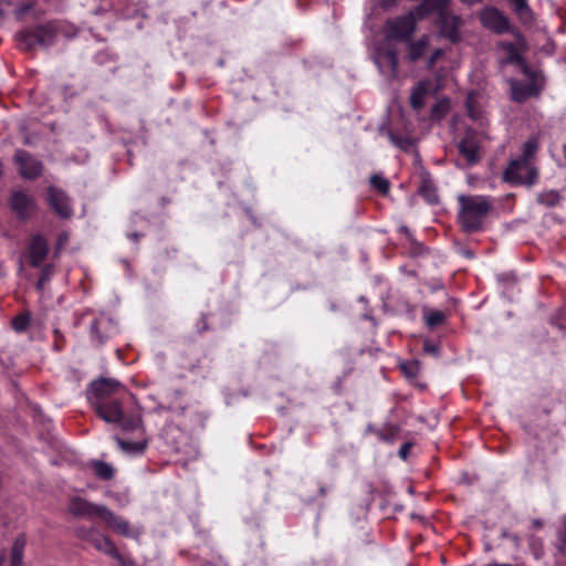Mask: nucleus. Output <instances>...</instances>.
<instances>
[{
  "label": "nucleus",
  "mask_w": 566,
  "mask_h": 566,
  "mask_svg": "<svg viewBox=\"0 0 566 566\" xmlns=\"http://www.w3.org/2000/svg\"><path fill=\"white\" fill-rule=\"evenodd\" d=\"M458 219L461 228L468 232H476L482 229L483 222L493 208L492 200L485 196L460 195Z\"/></svg>",
  "instance_id": "nucleus-1"
},
{
  "label": "nucleus",
  "mask_w": 566,
  "mask_h": 566,
  "mask_svg": "<svg viewBox=\"0 0 566 566\" xmlns=\"http://www.w3.org/2000/svg\"><path fill=\"white\" fill-rule=\"evenodd\" d=\"M504 179L512 184L532 186L537 179V170L530 160L516 158L504 171Z\"/></svg>",
  "instance_id": "nucleus-2"
},
{
  "label": "nucleus",
  "mask_w": 566,
  "mask_h": 566,
  "mask_svg": "<svg viewBox=\"0 0 566 566\" xmlns=\"http://www.w3.org/2000/svg\"><path fill=\"white\" fill-rule=\"evenodd\" d=\"M416 30V19L412 13L389 19L384 25L387 40L407 42Z\"/></svg>",
  "instance_id": "nucleus-3"
},
{
  "label": "nucleus",
  "mask_w": 566,
  "mask_h": 566,
  "mask_svg": "<svg viewBox=\"0 0 566 566\" xmlns=\"http://www.w3.org/2000/svg\"><path fill=\"white\" fill-rule=\"evenodd\" d=\"M485 138L489 137L483 132L478 133L473 129H467L464 137L460 140L458 145L459 153L470 166L481 160V143Z\"/></svg>",
  "instance_id": "nucleus-4"
},
{
  "label": "nucleus",
  "mask_w": 566,
  "mask_h": 566,
  "mask_svg": "<svg viewBox=\"0 0 566 566\" xmlns=\"http://www.w3.org/2000/svg\"><path fill=\"white\" fill-rule=\"evenodd\" d=\"M77 533L81 538L91 543L97 551L113 557L117 562L124 563L123 555L107 536L101 534L95 528H78Z\"/></svg>",
  "instance_id": "nucleus-5"
},
{
  "label": "nucleus",
  "mask_w": 566,
  "mask_h": 566,
  "mask_svg": "<svg viewBox=\"0 0 566 566\" xmlns=\"http://www.w3.org/2000/svg\"><path fill=\"white\" fill-rule=\"evenodd\" d=\"M374 61L384 75L391 78L397 77L398 54L396 49L389 43H386L376 50Z\"/></svg>",
  "instance_id": "nucleus-6"
},
{
  "label": "nucleus",
  "mask_w": 566,
  "mask_h": 566,
  "mask_svg": "<svg viewBox=\"0 0 566 566\" xmlns=\"http://www.w3.org/2000/svg\"><path fill=\"white\" fill-rule=\"evenodd\" d=\"M118 333V327L113 318L102 314L96 317L90 327V336L97 346L104 345Z\"/></svg>",
  "instance_id": "nucleus-7"
},
{
  "label": "nucleus",
  "mask_w": 566,
  "mask_h": 566,
  "mask_svg": "<svg viewBox=\"0 0 566 566\" xmlns=\"http://www.w3.org/2000/svg\"><path fill=\"white\" fill-rule=\"evenodd\" d=\"M99 516L108 524L111 528H113L114 532L122 536L138 538L142 534L140 527H133L127 520L116 516L107 507L99 510Z\"/></svg>",
  "instance_id": "nucleus-8"
},
{
  "label": "nucleus",
  "mask_w": 566,
  "mask_h": 566,
  "mask_svg": "<svg viewBox=\"0 0 566 566\" xmlns=\"http://www.w3.org/2000/svg\"><path fill=\"white\" fill-rule=\"evenodd\" d=\"M14 159L19 166V172L23 178L35 179L41 176L43 170L42 163L25 150L18 149Z\"/></svg>",
  "instance_id": "nucleus-9"
},
{
  "label": "nucleus",
  "mask_w": 566,
  "mask_h": 566,
  "mask_svg": "<svg viewBox=\"0 0 566 566\" xmlns=\"http://www.w3.org/2000/svg\"><path fill=\"white\" fill-rule=\"evenodd\" d=\"M27 253L31 266H42L49 254L48 241L41 234H33L28 243Z\"/></svg>",
  "instance_id": "nucleus-10"
},
{
  "label": "nucleus",
  "mask_w": 566,
  "mask_h": 566,
  "mask_svg": "<svg viewBox=\"0 0 566 566\" xmlns=\"http://www.w3.org/2000/svg\"><path fill=\"white\" fill-rule=\"evenodd\" d=\"M480 19L485 28L496 33H503L510 29L509 20L496 8H485L481 11Z\"/></svg>",
  "instance_id": "nucleus-11"
},
{
  "label": "nucleus",
  "mask_w": 566,
  "mask_h": 566,
  "mask_svg": "<svg viewBox=\"0 0 566 566\" xmlns=\"http://www.w3.org/2000/svg\"><path fill=\"white\" fill-rule=\"evenodd\" d=\"M94 408L96 413L108 423H118L122 420L123 409L117 400H96L94 402Z\"/></svg>",
  "instance_id": "nucleus-12"
},
{
  "label": "nucleus",
  "mask_w": 566,
  "mask_h": 566,
  "mask_svg": "<svg viewBox=\"0 0 566 566\" xmlns=\"http://www.w3.org/2000/svg\"><path fill=\"white\" fill-rule=\"evenodd\" d=\"M49 205L62 218H70L72 216V208L70 200L64 191L50 187L49 188Z\"/></svg>",
  "instance_id": "nucleus-13"
},
{
  "label": "nucleus",
  "mask_w": 566,
  "mask_h": 566,
  "mask_svg": "<svg viewBox=\"0 0 566 566\" xmlns=\"http://www.w3.org/2000/svg\"><path fill=\"white\" fill-rule=\"evenodd\" d=\"M11 208L20 218L25 219L34 211L35 203L28 193L15 191L11 197Z\"/></svg>",
  "instance_id": "nucleus-14"
},
{
  "label": "nucleus",
  "mask_w": 566,
  "mask_h": 566,
  "mask_svg": "<svg viewBox=\"0 0 566 566\" xmlns=\"http://www.w3.org/2000/svg\"><path fill=\"white\" fill-rule=\"evenodd\" d=\"M441 33L448 38L451 42L460 40V28L462 20L449 12H442L440 14Z\"/></svg>",
  "instance_id": "nucleus-15"
},
{
  "label": "nucleus",
  "mask_w": 566,
  "mask_h": 566,
  "mask_svg": "<svg viewBox=\"0 0 566 566\" xmlns=\"http://www.w3.org/2000/svg\"><path fill=\"white\" fill-rule=\"evenodd\" d=\"M122 388L123 386L120 382L113 378H102L91 384V392L96 398V400L105 399Z\"/></svg>",
  "instance_id": "nucleus-16"
},
{
  "label": "nucleus",
  "mask_w": 566,
  "mask_h": 566,
  "mask_svg": "<svg viewBox=\"0 0 566 566\" xmlns=\"http://www.w3.org/2000/svg\"><path fill=\"white\" fill-rule=\"evenodd\" d=\"M105 507L92 504L82 497H74L70 502L69 511L75 516L93 517L94 515H99V510Z\"/></svg>",
  "instance_id": "nucleus-17"
},
{
  "label": "nucleus",
  "mask_w": 566,
  "mask_h": 566,
  "mask_svg": "<svg viewBox=\"0 0 566 566\" xmlns=\"http://www.w3.org/2000/svg\"><path fill=\"white\" fill-rule=\"evenodd\" d=\"M539 90L534 83L513 82L511 87L512 99L522 103L531 96L537 95Z\"/></svg>",
  "instance_id": "nucleus-18"
},
{
  "label": "nucleus",
  "mask_w": 566,
  "mask_h": 566,
  "mask_svg": "<svg viewBox=\"0 0 566 566\" xmlns=\"http://www.w3.org/2000/svg\"><path fill=\"white\" fill-rule=\"evenodd\" d=\"M35 36L39 45L51 46L55 41L56 29L52 23L38 25Z\"/></svg>",
  "instance_id": "nucleus-19"
},
{
  "label": "nucleus",
  "mask_w": 566,
  "mask_h": 566,
  "mask_svg": "<svg viewBox=\"0 0 566 566\" xmlns=\"http://www.w3.org/2000/svg\"><path fill=\"white\" fill-rule=\"evenodd\" d=\"M408 42V59L411 62H416L420 57L423 56L424 52L429 45L428 36H422L417 41H407Z\"/></svg>",
  "instance_id": "nucleus-20"
},
{
  "label": "nucleus",
  "mask_w": 566,
  "mask_h": 566,
  "mask_svg": "<svg viewBox=\"0 0 566 566\" xmlns=\"http://www.w3.org/2000/svg\"><path fill=\"white\" fill-rule=\"evenodd\" d=\"M467 111L469 116L474 120L479 122L481 125L483 124V111L480 106L478 94L469 93L467 97Z\"/></svg>",
  "instance_id": "nucleus-21"
},
{
  "label": "nucleus",
  "mask_w": 566,
  "mask_h": 566,
  "mask_svg": "<svg viewBox=\"0 0 566 566\" xmlns=\"http://www.w3.org/2000/svg\"><path fill=\"white\" fill-rule=\"evenodd\" d=\"M429 85L427 82H419L410 95V104L413 109H420L424 105L428 95Z\"/></svg>",
  "instance_id": "nucleus-22"
},
{
  "label": "nucleus",
  "mask_w": 566,
  "mask_h": 566,
  "mask_svg": "<svg viewBox=\"0 0 566 566\" xmlns=\"http://www.w3.org/2000/svg\"><path fill=\"white\" fill-rule=\"evenodd\" d=\"M24 536H19L14 539L11 547L10 566H22L23 565V551L25 547Z\"/></svg>",
  "instance_id": "nucleus-23"
},
{
  "label": "nucleus",
  "mask_w": 566,
  "mask_h": 566,
  "mask_svg": "<svg viewBox=\"0 0 566 566\" xmlns=\"http://www.w3.org/2000/svg\"><path fill=\"white\" fill-rule=\"evenodd\" d=\"M91 468L94 470V473L101 480H111L114 476L113 467L104 461L94 460L91 462Z\"/></svg>",
  "instance_id": "nucleus-24"
},
{
  "label": "nucleus",
  "mask_w": 566,
  "mask_h": 566,
  "mask_svg": "<svg viewBox=\"0 0 566 566\" xmlns=\"http://www.w3.org/2000/svg\"><path fill=\"white\" fill-rule=\"evenodd\" d=\"M35 34L36 27L17 33L15 38L18 41H20V43L24 46L27 51H31L34 49L35 45H39Z\"/></svg>",
  "instance_id": "nucleus-25"
},
{
  "label": "nucleus",
  "mask_w": 566,
  "mask_h": 566,
  "mask_svg": "<svg viewBox=\"0 0 566 566\" xmlns=\"http://www.w3.org/2000/svg\"><path fill=\"white\" fill-rule=\"evenodd\" d=\"M115 440L117 442V446L126 453L139 454V453H143L144 450L146 449V442H142V441L130 442V441H125L120 438H116Z\"/></svg>",
  "instance_id": "nucleus-26"
},
{
  "label": "nucleus",
  "mask_w": 566,
  "mask_h": 566,
  "mask_svg": "<svg viewBox=\"0 0 566 566\" xmlns=\"http://www.w3.org/2000/svg\"><path fill=\"white\" fill-rule=\"evenodd\" d=\"M562 197L556 190H546L537 196V202L546 207H555L559 203Z\"/></svg>",
  "instance_id": "nucleus-27"
},
{
  "label": "nucleus",
  "mask_w": 566,
  "mask_h": 566,
  "mask_svg": "<svg viewBox=\"0 0 566 566\" xmlns=\"http://www.w3.org/2000/svg\"><path fill=\"white\" fill-rule=\"evenodd\" d=\"M446 319V315L443 312L438 310H429L424 308V321L427 326L436 327L442 324Z\"/></svg>",
  "instance_id": "nucleus-28"
},
{
  "label": "nucleus",
  "mask_w": 566,
  "mask_h": 566,
  "mask_svg": "<svg viewBox=\"0 0 566 566\" xmlns=\"http://www.w3.org/2000/svg\"><path fill=\"white\" fill-rule=\"evenodd\" d=\"M511 3L513 6V10L521 19H532V10L527 3V0H511Z\"/></svg>",
  "instance_id": "nucleus-29"
},
{
  "label": "nucleus",
  "mask_w": 566,
  "mask_h": 566,
  "mask_svg": "<svg viewBox=\"0 0 566 566\" xmlns=\"http://www.w3.org/2000/svg\"><path fill=\"white\" fill-rule=\"evenodd\" d=\"M538 148L537 140L535 138H531L526 140L522 146V154L518 158L530 160L535 155Z\"/></svg>",
  "instance_id": "nucleus-30"
},
{
  "label": "nucleus",
  "mask_w": 566,
  "mask_h": 566,
  "mask_svg": "<svg viewBox=\"0 0 566 566\" xmlns=\"http://www.w3.org/2000/svg\"><path fill=\"white\" fill-rule=\"evenodd\" d=\"M118 424L125 431H134L140 427L142 418L139 416H132L128 418H124V415H123L122 420L118 422Z\"/></svg>",
  "instance_id": "nucleus-31"
},
{
  "label": "nucleus",
  "mask_w": 566,
  "mask_h": 566,
  "mask_svg": "<svg viewBox=\"0 0 566 566\" xmlns=\"http://www.w3.org/2000/svg\"><path fill=\"white\" fill-rule=\"evenodd\" d=\"M370 184L375 189H377L382 195H387L390 188L389 181L380 175H373L370 177Z\"/></svg>",
  "instance_id": "nucleus-32"
},
{
  "label": "nucleus",
  "mask_w": 566,
  "mask_h": 566,
  "mask_svg": "<svg viewBox=\"0 0 566 566\" xmlns=\"http://www.w3.org/2000/svg\"><path fill=\"white\" fill-rule=\"evenodd\" d=\"M54 266L53 264H45L42 266L40 277L36 282V290L42 291L44 287V284L49 282L53 275Z\"/></svg>",
  "instance_id": "nucleus-33"
},
{
  "label": "nucleus",
  "mask_w": 566,
  "mask_h": 566,
  "mask_svg": "<svg viewBox=\"0 0 566 566\" xmlns=\"http://www.w3.org/2000/svg\"><path fill=\"white\" fill-rule=\"evenodd\" d=\"M557 548L559 552L566 554V517L562 518L557 531Z\"/></svg>",
  "instance_id": "nucleus-34"
},
{
  "label": "nucleus",
  "mask_w": 566,
  "mask_h": 566,
  "mask_svg": "<svg viewBox=\"0 0 566 566\" xmlns=\"http://www.w3.org/2000/svg\"><path fill=\"white\" fill-rule=\"evenodd\" d=\"M419 191L429 203L434 205L438 202L439 197L437 191L428 184H423Z\"/></svg>",
  "instance_id": "nucleus-35"
},
{
  "label": "nucleus",
  "mask_w": 566,
  "mask_h": 566,
  "mask_svg": "<svg viewBox=\"0 0 566 566\" xmlns=\"http://www.w3.org/2000/svg\"><path fill=\"white\" fill-rule=\"evenodd\" d=\"M29 323H30L29 316L21 315V316H17L13 319L12 325L17 332H22L28 327Z\"/></svg>",
  "instance_id": "nucleus-36"
},
{
  "label": "nucleus",
  "mask_w": 566,
  "mask_h": 566,
  "mask_svg": "<svg viewBox=\"0 0 566 566\" xmlns=\"http://www.w3.org/2000/svg\"><path fill=\"white\" fill-rule=\"evenodd\" d=\"M447 109L448 104L446 102H439L432 107L431 113L433 117L441 118L446 115Z\"/></svg>",
  "instance_id": "nucleus-37"
},
{
  "label": "nucleus",
  "mask_w": 566,
  "mask_h": 566,
  "mask_svg": "<svg viewBox=\"0 0 566 566\" xmlns=\"http://www.w3.org/2000/svg\"><path fill=\"white\" fill-rule=\"evenodd\" d=\"M423 352L429 355H432V356H438L439 355V346L436 343L426 340L423 343Z\"/></svg>",
  "instance_id": "nucleus-38"
},
{
  "label": "nucleus",
  "mask_w": 566,
  "mask_h": 566,
  "mask_svg": "<svg viewBox=\"0 0 566 566\" xmlns=\"http://www.w3.org/2000/svg\"><path fill=\"white\" fill-rule=\"evenodd\" d=\"M401 368L405 370V373L408 376H416L418 374V364L417 363L402 364Z\"/></svg>",
  "instance_id": "nucleus-39"
},
{
  "label": "nucleus",
  "mask_w": 566,
  "mask_h": 566,
  "mask_svg": "<svg viewBox=\"0 0 566 566\" xmlns=\"http://www.w3.org/2000/svg\"><path fill=\"white\" fill-rule=\"evenodd\" d=\"M443 51L441 49H437L433 51V53L428 59V69H432L436 64V62L442 56Z\"/></svg>",
  "instance_id": "nucleus-40"
},
{
  "label": "nucleus",
  "mask_w": 566,
  "mask_h": 566,
  "mask_svg": "<svg viewBox=\"0 0 566 566\" xmlns=\"http://www.w3.org/2000/svg\"><path fill=\"white\" fill-rule=\"evenodd\" d=\"M411 447L412 443L410 442H406L400 447L398 454L402 460H406L408 458Z\"/></svg>",
  "instance_id": "nucleus-41"
},
{
  "label": "nucleus",
  "mask_w": 566,
  "mask_h": 566,
  "mask_svg": "<svg viewBox=\"0 0 566 566\" xmlns=\"http://www.w3.org/2000/svg\"><path fill=\"white\" fill-rule=\"evenodd\" d=\"M509 53H510V60L512 62H520L522 60L521 55L516 51L515 46L513 44L509 45Z\"/></svg>",
  "instance_id": "nucleus-42"
},
{
  "label": "nucleus",
  "mask_w": 566,
  "mask_h": 566,
  "mask_svg": "<svg viewBox=\"0 0 566 566\" xmlns=\"http://www.w3.org/2000/svg\"><path fill=\"white\" fill-rule=\"evenodd\" d=\"M396 2H397V0H379V4L384 9H388V8L392 7Z\"/></svg>",
  "instance_id": "nucleus-43"
},
{
  "label": "nucleus",
  "mask_w": 566,
  "mask_h": 566,
  "mask_svg": "<svg viewBox=\"0 0 566 566\" xmlns=\"http://www.w3.org/2000/svg\"><path fill=\"white\" fill-rule=\"evenodd\" d=\"M388 135H389L390 140H391L395 145H398V146L402 147V144H401V143H402V139H401V138L397 137V136H396L395 134H392V133H389Z\"/></svg>",
  "instance_id": "nucleus-44"
},
{
  "label": "nucleus",
  "mask_w": 566,
  "mask_h": 566,
  "mask_svg": "<svg viewBox=\"0 0 566 566\" xmlns=\"http://www.w3.org/2000/svg\"><path fill=\"white\" fill-rule=\"evenodd\" d=\"M129 238H130L132 240H134V241H137V240H138V238H139V234H138V233H136V232H134V233L129 234Z\"/></svg>",
  "instance_id": "nucleus-45"
},
{
  "label": "nucleus",
  "mask_w": 566,
  "mask_h": 566,
  "mask_svg": "<svg viewBox=\"0 0 566 566\" xmlns=\"http://www.w3.org/2000/svg\"><path fill=\"white\" fill-rule=\"evenodd\" d=\"M4 562H6V555L2 553V554H0V566H3Z\"/></svg>",
  "instance_id": "nucleus-46"
},
{
  "label": "nucleus",
  "mask_w": 566,
  "mask_h": 566,
  "mask_svg": "<svg viewBox=\"0 0 566 566\" xmlns=\"http://www.w3.org/2000/svg\"><path fill=\"white\" fill-rule=\"evenodd\" d=\"M118 563L120 566H130L132 565V563L126 560L125 558H124V563L123 562H118Z\"/></svg>",
  "instance_id": "nucleus-47"
},
{
  "label": "nucleus",
  "mask_w": 566,
  "mask_h": 566,
  "mask_svg": "<svg viewBox=\"0 0 566 566\" xmlns=\"http://www.w3.org/2000/svg\"><path fill=\"white\" fill-rule=\"evenodd\" d=\"M32 142L29 136L24 137V144L30 145Z\"/></svg>",
  "instance_id": "nucleus-48"
},
{
  "label": "nucleus",
  "mask_w": 566,
  "mask_h": 566,
  "mask_svg": "<svg viewBox=\"0 0 566 566\" xmlns=\"http://www.w3.org/2000/svg\"><path fill=\"white\" fill-rule=\"evenodd\" d=\"M542 525H543V523L541 521H534L535 527H541Z\"/></svg>",
  "instance_id": "nucleus-49"
},
{
  "label": "nucleus",
  "mask_w": 566,
  "mask_h": 566,
  "mask_svg": "<svg viewBox=\"0 0 566 566\" xmlns=\"http://www.w3.org/2000/svg\"><path fill=\"white\" fill-rule=\"evenodd\" d=\"M563 154H564V158L566 159V143L563 145Z\"/></svg>",
  "instance_id": "nucleus-50"
},
{
  "label": "nucleus",
  "mask_w": 566,
  "mask_h": 566,
  "mask_svg": "<svg viewBox=\"0 0 566 566\" xmlns=\"http://www.w3.org/2000/svg\"><path fill=\"white\" fill-rule=\"evenodd\" d=\"M23 269L22 261H20V271Z\"/></svg>",
  "instance_id": "nucleus-51"
}]
</instances>
